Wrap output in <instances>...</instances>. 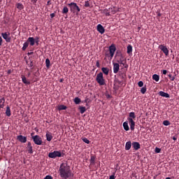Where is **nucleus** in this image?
Here are the masks:
<instances>
[{
	"instance_id": "obj_41",
	"label": "nucleus",
	"mask_w": 179,
	"mask_h": 179,
	"mask_svg": "<svg viewBox=\"0 0 179 179\" xmlns=\"http://www.w3.org/2000/svg\"><path fill=\"white\" fill-rule=\"evenodd\" d=\"M85 8H90V3H89V1H86L85 2Z\"/></svg>"
},
{
	"instance_id": "obj_45",
	"label": "nucleus",
	"mask_w": 179,
	"mask_h": 179,
	"mask_svg": "<svg viewBox=\"0 0 179 179\" xmlns=\"http://www.w3.org/2000/svg\"><path fill=\"white\" fill-rule=\"evenodd\" d=\"M28 66H29V68H31L33 69V66H34L33 61H31L30 63L28 64Z\"/></svg>"
},
{
	"instance_id": "obj_31",
	"label": "nucleus",
	"mask_w": 179,
	"mask_h": 179,
	"mask_svg": "<svg viewBox=\"0 0 179 179\" xmlns=\"http://www.w3.org/2000/svg\"><path fill=\"white\" fill-rule=\"evenodd\" d=\"M27 47H29V42L27 41L23 44L22 51H26V50H27Z\"/></svg>"
},
{
	"instance_id": "obj_51",
	"label": "nucleus",
	"mask_w": 179,
	"mask_h": 179,
	"mask_svg": "<svg viewBox=\"0 0 179 179\" xmlns=\"http://www.w3.org/2000/svg\"><path fill=\"white\" fill-rule=\"evenodd\" d=\"M3 41V39H2V37L0 36V47L2 45V43Z\"/></svg>"
},
{
	"instance_id": "obj_44",
	"label": "nucleus",
	"mask_w": 179,
	"mask_h": 179,
	"mask_svg": "<svg viewBox=\"0 0 179 179\" xmlns=\"http://www.w3.org/2000/svg\"><path fill=\"white\" fill-rule=\"evenodd\" d=\"M138 85L139 87H143V81H139Z\"/></svg>"
},
{
	"instance_id": "obj_58",
	"label": "nucleus",
	"mask_w": 179,
	"mask_h": 179,
	"mask_svg": "<svg viewBox=\"0 0 179 179\" xmlns=\"http://www.w3.org/2000/svg\"><path fill=\"white\" fill-rule=\"evenodd\" d=\"M106 97H107V99H110V97H111V95L108 94V95L106 96Z\"/></svg>"
},
{
	"instance_id": "obj_21",
	"label": "nucleus",
	"mask_w": 179,
	"mask_h": 179,
	"mask_svg": "<svg viewBox=\"0 0 179 179\" xmlns=\"http://www.w3.org/2000/svg\"><path fill=\"white\" fill-rule=\"evenodd\" d=\"M6 115H7V117H10V115H12V113H10V107H9V106H6Z\"/></svg>"
},
{
	"instance_id": "obj_53",
	"label": "nucleus",
	"mask_w": 179,
	"mask_h": 179,
	"mask_svg": "<svg viewBox=\"0 0 179 179\" xmlns=\"http://www.w3.org/2000/svg\"><path fill=\"white\" fill-rule=\"evenodd\" d=\"M47 5H48V6L51 5V0H49V1L47 2Z\"/></svg>"
},
{
	"instance_id": "obj_43",
	"label": "nucleus",
	"mask_w": 179,
	"mask_h": 179,
	"mask_svg": "<svg viewBox=\"0 0 179 179\" xmlns=\"http://www.w3.org/2000/svg\"><path fill=\"white\" fill-rule=\"evenodd\" d=\"M155 153H160V152H162V149L156 147L155 150Z\"/></svg>"
},
{
	"instance_id": "obj_27",
	"label": "nucleus",
	"mask_w": 179,
	"mask_h": 179,
	"mask_svg": "<svg viewBox=\"0 0 179 179\" xmlns=\"http://www.w3.org/2000/svg\"><path fill=\"white\" fill-rule=\"evenodd\" d=\"M5 106V98H1L0 99V108H3Z\"/></svg>"
},
{
	"instance_id": "obj_2",
	"label": "nucleus",
	"mask_w": 179,
	"mask_h": 179,
	"mask_svg": "<svg viewBox=\"0 0 179 179\" xmlns=\"http://www.w3.org/2000/svg\"><path fill=\"white\" fill-rule=\"evenodd\" d=\"M136 115H135V112H131L129 113L127 120L129 121L131 131H135V121H134V120H136Z\"/></svg>"
},
{
	"instance_id": "obj_7",
	"label": "nucleus",
	"mask_w": 179,
	"mask_h": 179,
	"mask_svg": "<svg viewBox=\"0 0 179 179\" xmlns=\"http://www.w3.org/2000/svg\"><path fill=\"white\" fill-rule=\"evenodd\" d=\"M115 51H117V48H115V45L112 44L109 47V56L108 55V57H110V59H113L114 54H115Z\"/></svg>"
},
{
	"instance_id": "obj_48",
	"label": "nucleus",
	"mask_w": 179,
	"mask_h": 179,
	"mask_svg": "<svg viewBox=\"0 0 179 179\" xmlns=\"http://www.w3.org/2000/svg\"><path fill=\"white\" fill-rule=\"evenodd\" d=\"M38 0H31V2L33 3V5H36L37 3Z\"/></svg>"
},
{
	"instance_id": "obj_61",
	"label": "nucleus",
	"mask_w": 179,
	"mask_h": 179,
	"mask_svg": "<svg viewBox=\"0 0 179 179\" xmlns=\"http://www.w3.org/2000/svg\"><path fill=\"white\" fill-rule=\"evenodd\" d=\"M59 82H60V83H62V82H64V80L60 79Z\"/></svg>"
},
{
	"instance_id": "obj_35",
	"label": "nucleus",
	"mask_w": 179,
	"mask_h": 179,
	"mask_svg": "<svg viewBox=\"0 0 179 179\" xmlns=\"http://www.w3.org/2000/svg\"><path fill=\"white\" fill-rule=\"evenodd\" d=\"M50 59H46L45 66H46V68H48V69H50Z\"/></svg>"
},
{
	"instance_id": "obj_16",
	"label": "nucleus",
	"mask_w": 179,
	"mask_h": 179,
	"mask_svg": "<svg viewBox=\"0 0 179 179\" xmlns=\"http://www.w3.org/2000/svg\"><path fill=\"white\" fill-rule=\"evenodd\" d=\"M159 96H161L162 97H166V99H169L170 97V94H169V93L164 92L163 91H160L159 92Z\"/></svg>"
},
{
	"instance_id": "obj_22",
	"label": "nucleus",
	"mask_w": 179,
	"mask_h": 179,
	"mask_svg": "<svg viewBox=\"0 0 179 179\" xmlns=\"http://www.w3.org/2000/svg\"><path fill=\"white\" fill-rule=\"evenodd\" d=\"M16 8L18 9V10H22L24 9V6H23L22 3H18L16 4Z\"/></svg>"
},
{
	"instance_id": "obj_10",
	"label": "nucleus",
	"mask_w": 179,
	"mask_h": 179,
	"mask_svg": "<svg viewBox=\"0 0 179 179\" xmlns=\"http://www.w3.org/2000/svg\"><path fill=\"white\" fill-rule=\"evenodd\" d=\"M118 64H120V65H123V66H125V64H127V59L124 57V55L120 54V58L119 60H117Z\"/></svg>"
},
{
	"instance_id": "obj_40",
	"label": "nucleus",
	"mask_w": 179,
	"mask_h": 179,
	"mask_svg": "<svg viewBox=\"0 0 179 179\" xmlns=\"http://www.w3.org/2000/svg\"><path fill=\"white\" fill-rule=\"evenodd\" d=\"M168 76H169V79H170L172 82L174 81V80L176 79V77L172 76L171 73H169V74L168 75Z\"/></svg>"
},
{
	"instance_id": "obj_8",
	"label": "nucleus",
	"mask_w": 179,
	"mask_h": 179,
	"mask_svg": "<svg viewBox=\"0 0 179 179\" xmlns=\"http://www.w3.org/2000/svg\"><path fill=\"white\" fill-rule=\"evenodd\" d=\"M1 36L6 43H10V41H12V38H10V32L1 33Z\"/></svg>"
},
{
	"instance_id": "obj_20",
	"label": "nucleus",
	"mask_w": 179,
	"mask_h": 179,
	"mask_svg": "<svg viewBox=\"0 0 179 179\" xmlns=\"http://www.w3.org/2000/svg\"><path fill=\"white\" fill-rule=\"evenodd\" d=\"M22 78V80L23 82V83H24V85H30V81L27 80V79L26 78V77L23 75L21 76Z\"/></svg>"
},
{
	"instance_id": "obj_5",
	"label": "nucleus",
	"mask_w": 179,
	"mask_h": 179,
	"mask_svg": "<svg viewBox=\"0 0 179 179\" xmlns=\"http://www.w3.org/2000/svg\"><path fill=\"white\" fill-rule=\"evenodd\" d=\"M65 154L64 153H61V151H54L52 152H50L48 154V157H50V159H57V157H64V155Z\"/></svg>"
},
{
	"instance_id": "obj_47",
	"label": "nucleus",
	"mask_w": 179,
	"mask_h": 179,
	"mask_svg": "<svg viewBox=\"0 0 179 179\" xmlns=\"http://www.w3.org/2000/svg\"><path fill=\"white\" fill-rule=\"evenodd\" d=\"M96 66L97 68H100V62H99V60L96 61Z\"/></svg>"
},
{
	"instance_id": "obj_6",
	"label": "nucleus",
	"mask_w": 179,
	"mask_h": 179,
	"mask_svg": "<svg viewBox=\"0 0 179 179\" xmlns=\"http://www.w3.org/2000/svg\"><path fill=\"white\" fill-rule=\"evenodd\" d=\"M31 139L34 141V143H35V145H43V139L41 138V137H40V136L36 135L34 136H32Z\"/></svg>"
},
{
	"instance_id": "obj_42",
	"label": "nucleus",
	"mask_w": 179,
	"mask_h": 179,
	"mask_svg": "<svg viewBox=\"0 0 179 179\" xmlns=\"http://www.w3.org/2000/svg\"><path fill=\"white\" fill-rule=\"evenodd\" d=\"M83 141H84L85 143H87V144L90 143V141H89V139H87V138H83Z\"/></svg>"
},
{
	"instance_id": "obj_29",
	"label": "nucleus",
	"mask_w": 179,
	"mask_h": 179,
	"mask_svg": "<svg viewBox=\"0 0 179 179\" xmlns=\"http://www.w3.org/2000/svg\"><path fill=\"white\" fill-rule=\"evenodd\" d=\"M127 54H129V55L130 54H132V45H129L127 46Z\"/></svg>"
},
{
	"instance_id": "obj_30",
	"label": "nucleus",
	"mask_w": 179,
	"mask_h": 179,
	"mask_svg": "<svg viewBox=\"0 0 179 179\" xmlns=\"http://www.w3.org/2000/svg\"><path fill=\"white\" fill-rule=\"evenodd\" d=\"M79 110H80V114H84V113H85V111H86V107H85V106H80L79 107Z\"/></svg>"
},
{
	"instance_id": "obj_37",
	"label": "nucleus",
	"mask_w": 179,
	"mask_h": 179,
	"mask_svg": "<svg viewBox=\"0 0 179 179\" xmlns=\"http://www.w3.org/2000/svg\"><path fill=\"white\" fill-rule=\"evenodd\" d=\"M109 12H110L112 15H115V13H117V11L114 9V8H109Z\"/></svg>"
},
{
	"instance_id": "obj_1",
	"label": "nucleus",
	"mask_w": 179,
	"mask_h": 179,
	"mask_svg": "<svg viewBox=\"0 0 179 179\" xmlns=\"http://www.w3.org/2000/svg\"><path fill=\"white\" fill-rule=\"evenodd\" d=\"M59 171L60 177L62 178V179H68L69 177H72L73 176L71 171V167H69V166L65 163H62L60 165Z\"/></svg>"
},
{
	"instance_id": "obj_52",
	"label": "nucleus",
	"mask_w": 179,
	"mask_h": 179,
	"mask_svg": "<svg viewBox=\"0 0 179 179\" xmlns=\"http://www.w3.org/2000/svg\"><path fill=\"white\" fill-rule=\"evenodd\" d=\"M162 73L163 75H167V70H163Z\"/></svg>"
},
{
	"instance_id": "obj_32",
	"label": "nucleus",
	"mask_w": 179,
	"mask_h": 179,
	"mask_svg": "<svg viewBox=\"0 0 179 179\" xmlns=\"http://www.w3.org/2000/svg\"><path fill=\"white\" fill-rule=\"evenodd\" d=\"M120 76L123 80H125L127 79V74L125 73H120Z\"/></svg>"
},
{
	"instance_id": "obj_57",
	"label": "nucleus",
	"mask_w": 179,
	"mask_h": 179,
	"mask_svg": "<svg viewBox=\"0 0 179 179\" xmlns=\"http://www.w3.org/2000/svg\"><path fill=\"white\" fill-rule=\"evenodd\" d=\"M173 141H177V137L173 136Z\"/></svg>"
},
{
	"instance_id": "obj_13",
	"label": "nucleus",
	"mask_w": 179,
	"mask_h": 179,
	"mask_svg": "<svg viewBox=\"0 0 179 179\" xmlns=\"http://www.w3.org/2000/svg\"><path fill=\"white\" fill-rule=\"evenodd\" d=\"M27 152L29 153V155H33V146L31 145V143L28 141L27 145Z\"/></svg>"
},
{
	"instance_id": "obj_63",
	"label": "nucleus",
	"mask_w": 179,
	"mask_h": 179,
	"mask_svg": "<svg viewBox=\"0 0 179 179\" xmlns=\"http://www.w3.org/2000/svg\"><path fill=\"white\" fill-rule=\"evenodd\" d=\"M86 106H87V103L86 104Z\"/></svg>"
},
{
	"instance_id": "obj_15",
	"label": "nucleus",
	"mask_w": 179,
	"mask_h": 179,
	"mask_svg": "<svg viewBox=\"0 0 179 179\" xmlns=\"http://www.w3.org/2000/svg\"><path fill=\"white\" fill-rule=\"evenodd\" d=\"M132 148L134 150H139L141 144L138 142L134 141L131 143Z\"/></svg>"
},
{
	"instance_id": "obj_38",
	"label": "nucleus",
	"mask_w": 179,
	"mask_h": 179,
	"mask_svg": "<svg viewBox=\"0 0 179 179\" xmlns=\"http://www.w3.org/2000/svg\"><path fill=\"white\" fill-rule=\"evenodd\" d=\"M103 13H105L106 16L110 15V12H108V10L107 8L104 9Z\"/></svg>"
},
{
	"instance_id": "obj_33",
	"label": "nucleus",
	"mask_w": 179,
	"mask_h": 179,
	"mask_svg": "<svg viewBox=\"0 0 179 179\" xmlns=\"http://www.w3.org/2000/svg\"><path fill=\"white\" fill-rule=\"evenodd\" d=\"M73 101H74L75 104H80V101H82L80 100V98H79V97H76V98L74 99Z\"/></svg>"
},
{
	"instance_id": "obj_14",
	"label": "nucleus",
	"mask_w": 179,
	"mask_h": 179,
	"mask_svg": "<svg viewBox=\"0 0 179 179\" xmlns=\"http://www.w3.org/2000/svg\"><path fill=\"white\" fill-rule=\"evenodd\" d=\"M113 73H118L120 71V64L119 63H113Z\"/></svg>"
},
{
	"instance_id": "obj_54",
	"label": "nucleus",
	"mask_w": 179,
	"mask_h": 179,
	"mask_svg": "<svg viewBox=\"0 0 179 179\" xmlns=\"http://www.w3.org/2000/svg\"><path fill=\"white\" fill-rule=\"evenodd\" d=\"M27 55H33V52H28Z\"/></svg>"
},
{
	"instance_id": "obj_55",
	"label": "nucleus",
	"mask_w": 179,
	"mask_h": 179,
	"mask_svg": "<svg viewBox=\"0 0 179 179\" xmlns=\"http://www.w3.org/2000/svg\"><path fill=\"white\" fill-rule=\"evenodd\" d=\"M10 73H12V71H11V70H8V75H10Z\"/></svg>"
},
{
	"instance_id": "obj_19",
	"label": "nucleus",
	"mask_w": 179,
	"mask_h": 179,
	"mask_svg": "<svg viewBox=\"0 0 179 179\" xmlns=\"http://www.w3.org/2000/svg\"><path fill=\"white\" fill-rule=\"evenodd\" d=\"M27 43H29L30 45L33 46L35 44V39L33 37H29L27 39Z\"/></svg>"
},
{
	"instance_id": "obj_36",
	"label": "nucleus",
	"mask_w": 179,
	"mask_h": 179,
	"mask_svg": "<svg viewBox=\"0 0 179 179\" xmlns=\"http://www.w3.org/2000/svg\"><path fill=\"white\" fill-rule=\"evenodd\" d=\"M146 85H145L141 89V93H142V94H145V93H146Z\"/></svg>"
},
{
	"instance_id": "obj_34",
	"label": "nucleus",
	"mask_w": 179,
	"mask_h": 179,
	"mask_svg": "<svg viewBox=\"0 0 179 179\" xmlns=\"http://www.w3.org/2000/svg\"><path fill=\"white\" fill-rule=\"evenodd\" d=\"M68 12H69V9L68 8V7L64 6L63 10H62V13L63 14H66V13H68Z\"/></svg>"
},
{
	"instance_id": "obj_62",
	"label": "nucleus",
	"mask_w": 179,
	"mask_h": 179,
	"mask_svg": "<svg viewBox=\"0 0 179 179\" xmlns=\"http://www.w3.org/2000/svg\"><path fill=\"white\" fill-rule=\"evenodd\" d=\"M28 76H30V73H28Z\"/></svg>"
},
{
	"instance_id": "obj_56",
	"label": "nucleus",
	"mask_w": 179,
	"mask_h": 179,
	"mask_svg": "<svg viewBox=\"0 0 179 179\" xmlns=\"http://www.w3.org/2000/svg\"><path fill=\"white\" fill-rule=\"evenodd\" d=\"M157 16H158V17H160V16H162V13H157Z\"/></svg>"
},
{
	"instance_id": "obj_11",
	"label": "nucleus",
	"mask_w": 179,
	"mask_h": 179,
	"mask_svg": "<svg viewBox=\"0 0 179 179\" xmlns=\"http://www.w3.org/2000/svg\"><path fill=\"white\" fill-rule=\"evenodd\" d=\"M17 139L19 142H21V143H26V142H27V137L22 135L17 136Z\"/></svg>"
},
{
	"instance_id": "obj_60",
	"label": "nucleus",
	"mask_w": 179,
	"mask_h": 179,
	"mask_svg": "<svg viewBox=\"0 0 179 179\" xmlns=\"http://www.w3.org/2000/svg\"><path fill=\"white\" fill-rule=\"evenodd\" d=\"M34 133H31V138H33V136H34Z\"/></svg>"
},
{
	"instance_id": "obj_4",
	"label": "nucleus",
	"mask_w": 179,
	"mask_h": 179,
	"mask_svg": "<svg viewBox=\"0 0 179 179\" xmlns=\"http://www.w3.org/2000/svg\"><path fill=\"white\" fill-rule=\"evenodd\" d=\"M96 80L100 86H104L106 85V80L103 76V73L100 72L96 75Z\"/></svg>"
},
{
	"instance_id": "obj_46",
	"label": "nucleus",
	"mask_w": 179,
	"mask_h": 179,
	"mask_svg": "<svg viewBox=\"0 0 179 179\" xmlns=\"http://www.w3.org/2000/svg\"><path fill=\"white\" fill-rule=\"evenodd\" d=\"M34 40H35V43H36L37 45H38V41H38V37H36Z\"/></svg>"
},
{
	"instance_id": "obj_17",
	"label": "nucleus",
	"mask_w": 179,
	"mask_h": 179,
	"mask_svg": "<svg viewBox=\"0 0 179 179\" xmlns=\"http://www.w3.org/2000/svg\"><path fill=\"white\" fill-rule=\"evenodd\" d=\"M132 148V143L131 141H127L125 144V150H129Z\"/></svg>"
},
{
	"instance_id": "obj_25",
	"label": "nucleus",
	"mask_w": 179,
	"mask_h": 179,
	"mask_svg": "<svg viewBox=\"0 0 179 179\" xmlns=\"http://www.w3.org/2000/svg\"><path fill=\"white\" fill-rule=\"evenodd\" d=\"M123 128L124 131H129V126L128 125V122H124L123 123Z\"/></svg>"
},
{
	"instance_id": "obj_59",
	"label": "nucleus",
	"mask_w": 179,
	"mask_h": 179,
	"mask_svg": "<svg viewBox=\"0 0 179 179\" xmlns=\"http://www.w3.org/2000/svg\"><path fill=\"white\" fill-rule=\"evenodd\" d=\"M87 100L89 99H85L84 103H87Z\"/></svg>"
},
{
	"instance_id": "obj_26",
	"label": "nucleus",
	"mask_w": 179,
	"mask_h": 179,
	"mask_svg": "<svg viewBox=\"0 0 179 179\" xmlns=\"http://www.w3.org/2000/svg\"><path fill=\"white\" fill-rule=\"evenodd\" d=\"M152 79L153 80H155V82H159V80H160V76L157 74H154L152 76Z\"/></svg>"
},
{
	"instance_id": "obj_24",
	"label": "nucleus",
	"mask_w": 179,
	"mask_h": 179,
	"mask_svg": "<svg viewBox=\"0 0 179 179\" xmlns=\"http://www.w3.org/2000/svg\"><path fill=\"white\" fill-rule=\"evenodd\" d=\"M66 108H68V107H66V106L65 105H59L57 106V110H59V111H62V110H66Z\"/></svg>"
},
{
	"instance_id": "obj_18",
	"label": "nucleus",
	"mask_w": 179,
	"mask_h": 179,
	"mask_svg": "<svg viewBox=\"0 0 179 179\" xmlns=\"http://www.w3.org/2000/svg\"><path fill=\"white\" fill-rule=\"evenodd\" d=\"M46 140L48 142H51V141L52 140V134L51 133H50L49 131H47V133H46Z\"/></svg>"
},
{
	"instance_id": "obj_39",
	"label": "nucleus",
	"mask_w": 179,
	"mask_h": 179,
	"mask_svg": "<svg viewBox=\"0 0 179 179\" xmlns=\"http://www.w3.org/2000/svg\"><path fill=\"white\" fill-rule=\"evenodd\" d=\"M170 121H169V120H164V122H163V124L164 125H165V127H168V125H170Z\"/></svg>"
},
{
	"instance_id": "obj_12",
	"label": "nucleus",
	"mask_w": 179,
	"mask_h": 179,
	"mask_svg": "<svg viewBox=\"0 0 179 179\" xmlns=\"http://www.w3.org/2000/svg\"><path fill=\"white\" fill-rule=\"evenodd\" d=\"M96 30L97 31H99V33H100L101 34H104L106 29H104V27H103V25H101V24H99L96 26Z\"/></svg>"
},
{
	"instance_id": "obj_50",
	"label": "nucleus",
	"mask_w": 179,
	"mask_h": 179,
	"mask_svg": "<svg viewBox=\"0 0 179 179\" xmlns=\"http://www.w3.org/2000/svg\"><path fill=\"white\" fill-rule=\"evenodd\" d=\"M50 17H51V19L55 17V13H51L50 14Z\"/></svg>"
},
{
	"instance_id": "obj_3",
	"label": "nucleus",
	"mask_w": 179,
	"mask_h": 179,
	"mask_svg": "<svg viewBox=\"0 0 179 179\" xmlns=\"http://www.w3.org/2000/svg\"><path fill=\"white\" fill-rule=\"evenodd\" d=\"M67 6H69L71 12L73 13H76V15H79V12H80V8L78 7V4L75 2H71Z\"/></svg>"
},
{
	"instance_id": "obj_23",
	"label": "nucleus",
	"mask_w": 179,
	"mask_h": 179,
	"mask_svg": "<svg viewBox=\"0 0 179 179\" xmlns=\"http://www.w3.org/2000/svg\"><path fill=\"white\" fill-rule=\"evenodd\" d=\"M101 71L103 72V73H104L105 75H108L109 72H110V69H108V68L107 67H103L101 69Z\"/></svg>"
},
{
	"instance_id": "obj_9",
	"label": "nucleus",
	"mask_w": 179,
	"mask_h": 179,
	"mask_svg": "<svg viewBox=\"0 0 179 179\" xmlns=\"http://www.w3.org/2000/svg\"><path fill=\"white\" fill-rule=\"evenodd\" d=\"M159 50H161L162 52H164L166 57H169V49L167 48V46L164 45H159Z\"/></svg>"
},
{
	"instance_id": "obj_28",
	"label": "nucleus",
	"mask_w": 179,
	"mask_h": 179,
	"mask_svg": "<svg viewBox=\"0 0 179 179\" xmlns=\"http://www.w3.org/2000/svg\"><path fill=\"white\" fill-rule=\"evenodd\" d=\"M90 164H94L96 163V157L94 155H92L90 157Z\"/></svg>"
},
{
	"instance_id": "obj_49",
	"label": "nucleus",
	"mask_w": 179,
	"mask_h": 179,
	"mask_svg": "<svg viewBox=\"0 0 179 179\" xmlns=\"http://www.w3.org/2000/svg\"><path fill=\"white\" fill-rule=\"evenodd\" d=\"M44 179H52V177L51 176H46Z\"/></svg>"
}]
</instances>
